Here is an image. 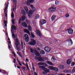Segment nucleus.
Segmentation results:
<instances>
[{
  "instance_id": "nucleus-1",
  "label": "nucleus",
  "mask_w": 75,
  "mask_h": 75,
  "mask_svg": "<svg viewBox=\"0 0 75 75\" xmlns=\"http://www.w3.org/2000/svg\"><path fill=\"white\" fill-rule=\"evenodd\" d=\"M15 44L16 46L17 50L18 51H20L21 50V45H20V44L18 41V39H16V41L15 42Z\"/></svg>"
},
{
  "instance_id": "nucleus-2",
  "label": "nucleus",
  "mask_w": 75,
  "mask_h": 75,
  "mask_svg": "<svg viewBox=\"0 0 75 75\" xmlns=\"http://www.w3.org/2000/svg\"><path fill=\"white\" fill-rule=\"evenodd\" d=\"M57 9V8H54L53 6H51L48 8V10L50 12H53L55 11Z\"/></svg>"
},
{
  "instance_id": "nucleus-3",
  "label": "nucleus",
  "mask_w": 75,
  "mask_h": 75,
  "mask_svg": "<svg viewBox=\"0 0 75 75\" xmlns=\"http://www.w3.org/2000/svg\"><path fill=\"white\" fill-rule=\"evenodd\" d=\"M31 41L29 42L28 44L30 45H35L36 44L35 40L33 39H31Z\"/></svg>"
},
{
  "instance_id": "nucleus-4",
  "label": "nucleus",
  "mask_w": 75,
  "mask_h": 75,
  "mask_svg": "<svg viewBox=\"0 0 75 75\" xmlns=\"http://www.w3.org/2000/svg\"><path fill=\"white\" fill-rule=\"evenodd\" d=\"M47 21L46 20L44 19H42L40 21V25H43L45 24Z\"/></svg>"
},
{
  "instance_id": "nucleus-5",
  "label": "nucleus",
  "mask_w": 75,
  "mask_h": 75,
  "mask_svg": "<svg viewBox=\"0 0 75 75\" xmlns=\"http://www.w3.org/2000/svg\"><path fill=\"white\" fill-rule=\"evenodd\" d=\"M44 49L45 51L47 52H50V51H51L50 48L48 47H45Z\"/></svg>"
},
{
  "instance_id": "nucleus-6",
  "label": "nucleus",
  "mask_w": 75,
  "mask_h": 75,
  "mask_svg": "<svg viewBox=\"0 0 75 75\" xmlns=\"http://www.w3.org/2000/svg\"><path fill=\"white\" fill-rule=\"evenodd\" d=\"M35 59H38V61H40L41 62H43L44 61V59L43 58H42L40 57H35Z\"/></svg>"
},
{
  "instance_id": "nucleus-7",
  "label": "nucleus",
  "mask_w": 75,
  "mask_h": 75,
  "mask_svg": "<svg viewBox=\"0 0 75 75\" xmlns=\"http://www.w3.org/2000/svg\"><path fill=\"white\" fill-rule=\"evenodd\" d=\"M24 38L26 42H28L29 38H28V35L27 34H25L24 37Z\"/></svg>"
},
{
  "instance_id": "nucleus-8",
  "label": "nucleus",
  "mask_w": 75,
  "mask_h": 75,
  "mask_svg": "<svg viewBox=\"0 0 75 75\" xmlns=\"http://www.w3.org/2000/svg\"><path fill=\"white\" fill-rule=\"evenodd\" d=\"M35 32L36 33H37L38 35L40 37H40V36H41V35H42L41 34V32L39 30H36L35 31Z\"/></svg>"
},
{
  "instance_id": "nucleus-9",
  "label": "nucleus",
  "mask_w": 75,
  "mask_h": 75,
  "mask_svg": "<svg viewBox=\"0 0 75 75\" xmlns=\"http://www.w3.org/2000/svg\"><path fill=\"white\" fill-rule=\"evenodd\" d=\"M67 30H68V33L69 34H72V33H73V32H74V30L71 28L68 29Z\"/></svg>"
},
{
  "instance_id": "nucleus-10",
  "label": "nucleus",
  "mask_w": 75,
  "mask_h": 75,
  "mask_svg": "<svg viewBox=\"0 0 75 75\" xmlns=\"http://www.w3.org/2000/svg\"><path fill=\"white\" fill-rule=\"evenodd\" d=\"M33 11L32 10H30L28 13V16L29 17H31V15L33 14Z\"/></svg>"
},
{
  "instance_id": "nucleus-11",
  "label": "nucleus",
  "mask_w": 75,
  "mask_h": 75,
  "mask_svg": "<svg viewBox=\"0 0 75 75\" xmlns=\"http://www.w3.org/2000/svg\"><path fill=\"white\" fill-rule=\"evenodd\" d=\"M8 7V6H6L5 7V11H4V13H5V14L6 17H7V11H6V10H7Z\"/></svg>"
},
{
  "instance_id": "nucleus-12",
  "label": "nucleus",
  "mask_w": 75,
  "mask_h": 75,
  "mask_svg": "<svg viewBox=\"0 0 75 75\" xmlns=\"http://www.w3.org/2000/svg\"><path fill=\"white\" fill-rule=\"evenodd\" d=\"M28 2H27V4L28 6H30V3H33L34 2V0H27Z\"/></svg>"
},
{
  "instance_id": "nucleus-13",
  "label": "nucleus",
  "mask_w": 75,
  "mask_h": 75,
  "mask_svg": "<svg viewBox=\"0 0 75 75\" xmlns=\"http://www.w3.org/2000/svg\"><path fill=\"white\" fill-rule=\"evenodd\" d=\"M14 29L15 30H16V28L15 26L12 25L11 26V32H14Z\"/></svg>"
},
{
  "instance_id": "nucleus-14",
  "label": "nucleus",
  "mask_w": 75,
  "mask_h": 75,
  "mask_svg": "<svg viewBox=\"0 0 75 75\" xmlns=\"http://www.w3.org/2000/svg\"><path fill=\"white\" fill-rule=\"evenodd\" d=\"M24 31L25 32V33H27V34H28V35H30V32H29V30L27 29H24Z\"/></svg>"
},
{
  "instance_id": "nucleus-15",
  "label": "nucleus",
  "mask_w": 75,
  "mask_h": 75,
  "mask_svg": "<svg viewBox=\"0 0 75 75\" xmlns=\"http://www.w3.org/2000/svg\"><path fill=\"white\" fill-rule=\"evenodd\" d=\"M71 70H64L63 71V72L64 73H71Z\"/></svg>"
},
{
  "instance_id": "nucleus-16",
  "label": "nucleus",
  "mask_w": 75,
  "mask_h": 75,
  "mask_svg": "<svg viewBox=\"0 0 75 75\" xmlns=\"http://www.w3.org/2000/svg\"><path fill=\"white\" fill-rule=\"evenodd\" d=\"M56 18V16L55 15H53L51 18V20H52V21H54V20H55V18Z\"/></svg>"
},
{
  "instance_id": "nucleus-17",
  "label": "nucleus",
  "mask_w": 75,
  "mask_h": 75,
  "mask_svg": "<svg viewBox=\"0 0 75 75\" xmlns=\"http://www.w3.org/2000/svg\"><path fill=\"white\" fill-rule=\"evenodd\" d=\"M35 54V55L36 56H40V53L39 52H37V50H35V51L34 52Z\"/></svg>"
},
{
  "instance_id": "nucleus-18",
  "label": "nucleus",
  "mask_w": 75,
  "mask_h": 75,
  "mask_svg": "<svg viewBox=\"0 0 75 75\" xmlns=\"http://www.w3.org/2000/svg\"><path fill=\"white\" fill-rule=\"evenodd\" d=\"M22 25L23 27H27V23H25V22H23L22 23Z\"/></svg>"
},
{
  "instance_id": "nucleus-19",
  "label": "nucleus",
  "mask_w": 75,
  "mask_h": 75,
  "mask_svg": "<svg viewBox=\"0 0 75 75\" xmlns=\"http://www.w3.org/2000/svg\"><path fill=\"white\" fill-rule=\"evenodd\" d=\"M24 8L25 9V11L26 13H28V8L26 6H24Z\"/></svg>"
},
{
  "instance_id": "nucleus-20",
  "label": "nucleus",
  "mask_w": 75,
  "mask_h": 75,
  "mask_svg": "<svg viewBox=\"0 0 75 75\" xmlns=\"http://www.w3.org/2000/svg\"><path fill=\"white\" fill-rule=\"evenodd\" d=\"M51 61L52 62H55L56 60V59L54 57H52L51 59Z\"/></svg>"
},
{
  "instance_id": "nucleus-21",
  "label": "nucleus",
  "mask_w": 75,
  "mask_h": 75,
  "mask_svg": "<svg viewBox=\"0 0 75 75\" xmlns=\"http://www.w3.org/2000/svg\"><path fill=\"white\" fill-rule=\"evenodd\" d=\"M12 37L13 38H17L16 39H15V40H16L15 41V42L16 41V39L17 38V39H18L17 38V37H16V36L14 35V32H13L12 33Z\"/></svg>"
},
{
  "instance_id": "nucleus-22",
  "label": "nucleus",
  "mask_w": 75,
  "mask_h": 75,
  "mask_svg": "<svg viewBox=\"0 0 75 75\" xmlns=\"http://www.w3.org/2000/svg\"><path fill=\"white\" fill-rule=\"evenodd\" d=\"M58 67L61 69H64V68H65V67H64V66L62 65H59L58 66Z\"/></svg>"
},
{
  "instance_id": "nucleus-23",
  "label": "nucleus",
  "mask_w": 75,
  "mask_h": 75,
  "mask_svg": "<svg viewBox=\"0 0 75 75\" xmlns=\"http://www.w3.org/2000/svg\"><path fill=\"white\" fill-rule=\"evenodd\" d=\"M28 28L29 31H31L32 30V27L30 25H29L28 26Z\"/></svg>"
},
{
  "instance_id": "nucleus-24",
  "label": "nucleus",
  "mask_w": 75,
  "mask_h": 75,
  "mask_svg": "<svg viewBox=\"0 0 75 75\" xmlns=\"http://www.w3.org/2000/svg\"><path fill=\"white\" fill-rule=\"evenodd\" d=\"M39 68H42V69H43L44 71H45V66H39Z\"/></svg>"
},
{
  "instance_id": "nucleus-25",
  "label": "nucleus",
  "mask_w": 75,
  "mask_h": 75,
  "mask_svg": "<svg viewBox=\"0 0 75 75\" xmlns=\"http://www.w3.org/2000/svg\"><path fill=\"white\" fill-rule=\"evenodd\" d=\"M71 60L70 59H69L67 61V64H71Z\"/></svg>"
},
{
  "instance_id": "nucleus-26",
  "label": "nucleus",
  "mask_w": 75,
  "mask_h": 75,
  "mask_svg": "<svg viewBox=\"0 0 75 75\" xmlns=\"http://www.w3.org/2000/svg\"><path fill=\"white\" fill-rule=\"evenodd\" d=\"M68 42H69V43H71V45H72V44H73V42H72V40H71V39H69Z\"/></svg>"
},
{
  "instance_id": "nucleus-27",
  "label": "nucleus",
  "mask_w": 75,
  "mask_h": 75,
  "mask_svg": "<svg viewBox=\"0 0 75 75\" xmlns=\"http://www.w3.org/2000/svg\"><path fill=\"white\" fill-rule=\"evenodd\" d=\"M35 18L38 19L40 18V15L38 14H36L35 15Z\"/></svg>"
},
{
  "instance_id": "nucleus-28",
  "label": "nucleus",
  "mask_w": 75,
  "mask_h": 75,
  "mask_svg": "<svg viewBox=\"0 0 75 75\" xmlns=\"http://www.w3.org/2000/svg\"><path fill=\"white\" fill-rule=\"evenodd\" d=\"M46 63H47V64H49L50 65H53L52 63L49 61L47 62Z\"/></svg>"
},
{
  "instance_id": "nucleus-29",
  "label": "nucleus",
  "mask_w": 75,
  "mask_h": 75,
  "mask_svg": "<svg viewBox=\"0 0 75 75\" xmlns=\"http://www.w3.org/2000/svg\"><path fill=\"white\" fill-rule=\"evenodd\" d=\"M53 70L55 71H56V72H58V71H59V69L57 67H54V69H53Z\"/></svg>"
},
{
  "instance_id": "nucleus-30",
  "label": "nucleus",
  "mask_w": 75,
  "mask_h": 75,
  "mask_svg": "<svg viewBox=\"0 0 75 75\" xmlns=\"http://www.w3.org/2000/svg\"><path fill=\"white\" fill-rule=\"evenodd\" d=\"M17 53L19 56H20L21 58H23V57H22V55H21V53L19 52H17Z\"/></svg>"
},
{
  "instance_id": "nucleus-31",
  "label": "nucleus",
  "mask_w": 75,
  "mask_h": 75,
  "mask_svg": "<svg viewBox=\"0 0 75 75\" xmlns=\"http://www.w3.org/2000/svg\"><path fill=\"white\" fill-rule=\"evenodd\" d=\"M54 67H53L52 66H49L48 67V68L49 69H50L51 70H54Z\"/></svg>"
},
{
  "instance_id": "nucleus-32",
  "label": "nucleus",
  "mask_w": 75,
  "mask_h": 75,
  "mask_svg": "<svg viewBox=\"0 0 75 75\" xmlns=\"http://www.w3.org/2000/svg\"><path fill=\"white\" fill-rule=\"evenodd\" d=\"M21 48L22 50L24 49V47H23V41H21Z\"/></svg>"
},
{
  "instance_id": "nucleus-33",
  "label": "nucleus",
  "mask_w": 75,
  "mask_h": 75,
  "mask_svg": "<svg viewBox=\"0 0 75 75\" xmlns=\"http://www.w3.org/2000/svg\"><path fill=\"white\" fill-rule=\"evenodd\" d=\"M44 71H45L46 72V73H47L50 72V70L47 68H46L45 69V70Z\"/></svg>"
},
{
  "instance_id": "nucleus-34",
  "label": "nucleus",
  "mask_w": 75,
  "mask_h": 75,
  "mask_svg": "<svg viewBox=\"0 0 75 75\" xmlns=\"http://www.w3.org/2000/svg\"><path fill=\"white\" fill-rule=\"evenodd\" d=\"M55 4L56 5H59V2L58 1L56 0L55 1Z\"/></svg>"
},
{
  "instance_id": "nucleus-35",
  "label": "nucleus",
  "mask_w": 75,
  "mask_h": 75,
  "mask_svg": "<svg viewBox=\"0 0 75 75\" xmlns=\"http://www.w3.org/2000/svg\"><path fill=\"white\" fill-rule=\"evenodd\" d=\"M40 54H42L43 55H44L45 54V52L42 50H41L40 51Z\"/></svg>"
},
{
  "instance_id": "nucleus-36",
  "label": "nucleus",
  "mask_w": 75,
  "mask_h": 75,
  "mask_svg": "<svg viewBox=\"0 0 75 75\" xmlns=\"http://www.w3.org/2000/svg\"><path fill=\"white\" fill-rule=\"evenodd\" d=\"M22 21H24L25 18V16H24L21 17Z\"/></svg>"
},
{
  "instance_id": "nucleus-37",
  "label": "nucleus",
  "mask_w": 75,
  "mask_h": 75,
  "mask_svg": "<svg viewBox=\"0 0 75 75\" xmlns=\"http://www.w3.org/2000/svg\"><path fill=\"white\" fill-rule=\"evenodd\" d=\"M4 23L5 24V26L6 27L7 26V21H4Z\"/></svg>"
},
{
  "instance_id": "nucleus-38",
  "label": "nucleus",
  "mask_w": 75,
  "mask_h": 75,
  "mask_svg": "<svg viewBox=\"0 0 75 75\" xmlns=\"http://www.w3.org/2000/svg\"><path fill=\"white\" fill-rule=\"evenodd\" d=\"M11 16L12 18H14V13L13 12H12V13H11Z\"/></svg>"
},
{
  "instance_id": "nucleus-39",
  "label": "nucleus",
  "mask_w": 75,
  "mask_h": 75,
  "mask_svg": "<svg viewBox=\"0 0 75 75\" xmlns=\"http://www.w3.org/2000/svg\"><path fill=\"white\" fill-rule=\"evenodd\" d=\"M30 52L32 53H34V49L33 48H30Z\"/></svg>"
},
{
  "instance_id": "nucleus-40",
  "label": "nucleus",
  "mask_w": 75,
  "mask_h": 75,
  "mask_svg": "<svg viewBox=\"0 0 75 75\" xmlns=\"http://www.w3.org/2000/svg\"><path fill=\"white\" fill-rule=\"evenodd\" d=\"M26 22L28 24H30V21L29 20H26Z\"/></svg>"
},
{
  "instance_id": "nucleus-41",
  "label": "nucleus",
  "mask_w": 75,
  "mask_h": 75,
  "mask_svg": "<svg viewBox=\"0 0 75 75\" xmlns=\"http://www.w3.org/2000/svg\"><path fill=\"white\" fill-rule=\"evenodd\" d=\"M31 35L32 38H34L35 37V35L32 33H31Z\"/></svg>"
},
{
  "instance_id": "nucleus-42",
  "label": "nucleus",
  "mask_w": 75,
  "mask_h": 75,
  "mask_svg": "<svg viewBox=\"0 0 75 75\" xmlns=\"http://www.w3.org/2000/svg\"><path fill=\"white\" fill-rule=\"evenodd\" d=\"M38 65H44V63L42 62H39L38 63Z\"/></svg>"
},
{
  "instance_id": "nucleus-43",
  "label": "nucleus",
  "mask_w": 75,
  "mask_h": 75,
  "mask_svg": "<svg viewBox=\"0 0 75 75\" xmlns=\"http://www.w3.org/2000/svg\"><path fill=\"white\" fill-rule=\"evenodd\" d=\"M65 16L66 18H68V17H69V14L68 13H67L66 15Z\"/></svg>"
},
{
  "instance_id": "nucleus-44",
  "label": "nucleus",
  "mask_w": 75,
  "mask_h": 75,
  "mask_svg": "<svg viewBox=\"0 0 75 75\" xmlns=\"http://www.w3.org/2000/svg\"><path fill=\"white\" fill-rule=\"evenodd\" d=\"M22 13L23 15L24 16H25V11H23Z\"/></svg>"
},
{
  "instance_id": "nucleus-45",
  "label": "nucleus",
  "mask_w": 75,
  "mask_h": 75,
  "mask_svg": "<svg viewBox=\"0 0 75 75\" xmlns=\"http://www.w3.org/2000/svg\"><path fill=\"white\" fill-rule=\"evenodd\" d=\"M75 72V68H73V70L72 71V72L73 73H74V72Z\"/></svg>"
},
{
  "instance_id": "nucleus-46",
  "label": "nucleus",
  "mask_w": 75,
  "mask_h": 75,
  "mask_svg": "<svg viewBox=\"0 0 75 75\" xmlns=\"http://www.w3.org/2000/svg\"><path fill=\"white\" fill-rule=\"evenodd\" d=\"M75 64V62H73L71 63V66H74Z\"/></svg>"
},
{
  "instance_id": "nucleus-47",
  "label": "nucleus",
  "mask_w": 75,
  "mask_h": 75,
  "mask_svg": "<svg viewBox=\"0 0 75 75\" xmlns=\"http://www.w3.org/2000/svg\"><path fill=\"white\" fill-rule=\"evenodd\" d=\"M30 6L31 7V8H32V9H33V8H34V6L33 5H30Z\"/></svg>"
},
{
  "instance_id": "nucleus-48",
  "label": "nucleus",
  "mask_w": 75,
  "mask_h": 75,
  "mask_svg": "<svg viewBox=\"0 0 75 75\" xmlns=\"http://www.w3.org/2000/svg\"><path fill=\"white\" fill-rule=\"evenodd\" d=\"M11 0V1H12V0ZM13 2L15 3V4H16V3H17V1H16V0H13Z\"/></svg>"
},
{
  "instance_id": "nucleus-49",
  "label": "nucleus",
  "mask_w": 75,
  "mask_h": 75,
  "mask_svg": "<svg viewBox=\"0 0 75 75\" xmlns=\"http://www.w3.org/2000/svg\"><path fill=\"white\" fill-rule=\"evenodd\" d=\"M12 54H14V57H16V54H15V53H14V52H13Z\"/></svg>"
},
{
  "instance_id": "nucleus-50",
  "label": "nucleus",
  "mask_w": 75,
  "mask_h": 75,
  "mask_svg": "<svg viewBox=\"0 0 75 75\" xmlns=\"http://www.w3.org/2000/svg\"><path fill=\"white\" fill-rule=\"evenodd\" d=\"M43 74H45V75H46V74H47V73L46 71H45L43 72Z\"/></svg>"
},
{
  "instance_id": "nucleus-51",
  "label": "nucleus",
  "mask_w": 75,
  "mask_h": 75,
  "mask_svg": "<svg viewBox=\"0 0 75 75\" xmlns=\"http://www.w3.org/2000/svg\"><path fill=\"white\" fill-rule=\"evenodd\" d=\"M22 68L23 69V70H25V67H22Z\"/></svg>"
},
{
  "instance_id": "nucleus-52",
  "label": "nucleus",
  "mask_w": 75,
  "mask_h": 75,
  "mask_svg": "<svg viewBox=\"0 0 75 75\" xmlns=\"http://www.w3.org/2000/svg\"><path fill=\"white\" fill-rule=\"evenodd\" d=\"M32 9H33V11H35V10H36V9L34 7L33 8H32Z\"/></svg>"
},
{
  "instance_id": "nucleus-53",
  "label": "nucleus",
  "mask_w": 75,
  "mask_h": 75,
  "mask_svg": "<svg viewBox=\"0 0 75 75\" xmlns=\"http://www.w3.org/2000/svg\"><path fill=\"white\" fill-rule=\"evenodd\" d=\"M21 19L20 18L19 20V23L20 24L21 23Z\"/></svg>"
},
{
  "instance_id": "nucleus-54",
  "label": "nucleus",
  "mask_w": 75,
  "mask_h": 75,
  "mask_svg": "<svg viewBox=\"0 0 75 75\" xmlns=\"http://www.w3.org/2000/svg\"><path fill=\"white\" fill-rule=\"evenodd\" d=\"M12 24H14V19H12Z\"/></svg>"
},
{
  "instance_id": "nucleus-55",
  "label": "nucleus",
  "mask_w": 75,
  "mask_h": 75,
  "mask_svg": "<svg viewBox=\"0 0 75 75\" xmlns=\"http://www.w3.org/2000/svg\"><path fill=\"white\" fill-rule=\"evenodd\" d=\"M32 68L33 69V70H35V68L34 67V65H33L32 66Z\"/></svg>"
},
{
  "instance_id": "nucleus-56",
  "label": "nucleus",
  "mask_w": 75,
  "mask_h": 75,
  "mask_svg": "<svg viewBox=\"0 0 75 75\" xmlns=\"http://www.w3.org/2000/svg\"><path fill=\"white\" fill-rule=\"evenodd\" d=\"M34 74L35 75H37V73H36L35 72H34Z\"/></svg>"
},
{
  "instance_id": "nucleus-57",
  "label": "nucleus",
  "mask_w": 75,
  "mask_h": 75,
  "mask_svg": "<svg viewBox=\"0 0 75 75\" xmlns=\"http://www.w3.org/2000/svg\"><path fill=\"white\" fill-rule=\"evenodd\" d=\"M15 61H16V59H14V60H13V62L15 64L16 63V62H15Z\"/></svg>"
},
{
  "instance_id": "nucleus-58",
  "label": "nucleus",
  "mask_w": 75,
  "mask_h": 75,
  "mask_svg": "<svg viewBox=\"0 0 75 75\" xmlns=\"http://www.w3.org/2000/svg\"><path fill=\"white\" fill-rule=\"evenodd\" d=\"M65 74H59V75H65Z\"/></svg>"
},
{
  "instance_id": "nucleus-59",
  "label": "nucleus",
  "mask_w": 75,
  "mask_h": 75,
  "mask_svg": "<svg viewBox=\"0 0 75 75\" xmlns=\"http://www.w3.org/2000/svg\"><path fill=\"white\" fill-rule=\"evenodd\" d=\"M26 61H27V62H28V59H26Z\"/></svg>"
},
{
  "instance_id": "nucleus-60",
  "label": "nucleus",
  "mask_w": 75,
  "mask_h": 75,
  "mask_svg": "<svg viewBox=\"0 0 75 75\" xmlns=\"http://www.w3.org/2000/svg\"><path fill=\"white\" fill-rule=\"evenodd\" d=\"M8 44H10V45H11V42L9 41L8 42Z\"/></svg>"
},
{
  "instance_id": "nucleus-61",
  "label": "nucleus",
  "mask_w": 75,
  "mask_h": 75,
  "mask_svg": "<svg viewBox=\"0 0 75 75\" xmlns=\"http://www.w3.org/2000/svg\"><path fill=\"white\" fill-rule=\"evenodd\" d=\"M17 67L18 68V69H20V67H19L18 66H17Z\"/></svg>"
},
{
  "instance_id": "nucleus-62",
  "label": "nucleus",
  "mask_w": 75,
  "mask_h": 75,
  "mask_svg": "<svg viewBox=\"0 0 75 75\" xmlns=\"http://www.w3.org/2000/svg\"><path fill=\"white\" fill-rule=\"evenodd\" d=\"M47 57L45 58V60H47Z\"/></svg>"
},
{
  "instance_id": "nucleus-63",
  "label": "nucleus",
  "mask_w": 75,
  "mask_h": 75,
  "mask_svg": "<svg viewBox=\"0 0 75 75\" xmlns=\"http://www.w3.org/2000/svg\"><path fill=\"white\" fill-rule=\"evenodd\" d=\"M19 65H21V66L22 65V64L20 63H19Z\"/></svg>"
},
{
  "instance_id": "nucleus-64",
  "label": "nucleus",
  "mask_w": 75,
  "mask_h": 75,
  "mask_svg": "<svg viewBox=\"0 0 75 75\" xmlns=\"http://www.w3.org/2000/svg\"><path fill=\"white\" fill-rule=\"evenodd\" d=\"M28 64H27V63H26V66H28Z\"/></svg>"
}]
</instances>
